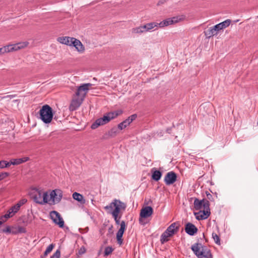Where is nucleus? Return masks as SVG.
I'll return each mask as SVG.
<instances>
[{"instance_id":"1","label":"nucleus","mask_w":258,"mask_h":258,"mask_svg":"<svg viewBox=\"0 0 258 258\" xmlns=\"http://www.w3.org/2000/svg\"><path fill=\"white\" fill-rule=\"evenodd\" d=\"M114 208V209L110 212L112 216L114 219V221L117 225L120 224V217H118V214L120 212V210H125L126 208V204L120 201L119 200L114 199L109 205L104 207V209L108 211H111Z\"/></svg>"},{"instance_id":"2","label":"nucleus","mask_w":258,"mask_h":258,"mask_svg":"<svg viewBox=\"0 0 258 258\" xmlns=\"http://www.w3.org/2000/svg\"><path fill=\"white\" fill-rule=\"evenodd\" d=\"M191 249L198 258H213L210 250L201 243L192 244Z\"/></svg>"},{"instance_id":"3","label":"nucleus","mask_w":258,"mask_h":258,"mask_svg":"<svg viewBox=\"0 0 258 258\" xmlns=\"http://www.w3.org/2000/svg\"><path fill=\"white\" fill-rule=\"evenodd\" d=\"M40 118L45 123H50L53 118V113L52 108L48 105L45 104L39 110Z\"/></svg>"},{"instance_id":"4","label":"nucleus","mask_w":258,"mask_h":258,"mask_svg":"<svg viewBox=\"0 0 258 258\" xmlns=\"http://www.w3.org/2000/svg\"><path fill=\"white\" fill-rule=\"evenodd\" d=\"M179 224L178 222L172 223L160 236V242L162 244L167 242L168 238L173 236L179 229Z\"/></svg>"},{"instance_id":"5","label":"nucleus","mask_w":258,"mask_h":258,"mask_svg":"<svg viewBox=\"0 0 258 258\" xmlns=\"http://www.w3.org/2000/svg\"><path fill=\"white\" fill-rule=\"evenodd\" d=\"M50 217L55 224L58 225L60 228L63 227L64 221L58 212L55 211L50 212Z\"/></svg>"},{"instance_id":"6","label":"nucleus","mask_w":258,"mask_h":258,"mask_svg":"<svg viewBox=\"0 0 258 258\" xmlns=\"http://www.w3.org/2000/svg\"><path fill=\"white\" fill-rule=\"evenodd\" d=\"M90 83L83 84L79 86L76 92V95L82 98H85L89 89V87L91 86Z\"/></svg>"},{"instance_id":"7","label":"nucleus","mask_w":258,"mask_h":258,"mask_svg":"<svg viewBox=\"0 0 258 258\" xmlns=\"http://www.w3.org/2000/svg\"><path fill=\"white\" fill-rule=\"evenodd\" d=\"M153 212V208L150 206H147L143 208L141 210L140 214V223L142 225L144 224V223H143L142 222V219L150 217L152 214Z\"/></svg>"},{"instance_id":"8","label":"nucleus","mask_w":258,"mask_h":258,"mask_svg":"<svg viewBox=\"0 0 258 258\" xmlns=\"http://www.w3.org/2000/svg\"><path fill=\"white\" fill-rule=\"evenodd\" d=\"M50 199L54 202L59 203L62 197V192L60 189H55L52 190L50 194Z\"/></svg>"},{"instance_id":"9","label":"nucleus","mask_w":258,"mask_h":258,"mask_svg":"<svg viewBox=\"0 0 258 258\" xmlns=\"http://www.w3.org/2000/svg\"><path fill=\"white\" fill-rule=\"evenodd\" d=\"M109 119L107 117L106 114L104 115L102 117L97 119L91 125L92 129H96L99 126L104 125L109 122Z\"/></svg>"},{"instance_id":"10","label":"nucleus","mask_w":258,"mask_h":258,"mask_svg":"<svg viewBox=\"0 0 258 258\" xmlns=\"http://www.w3.org/2000/svg\"><path fill=\"white\" fill-rule=\"evenodd\" d=\"M176 174L173 171H170L166 174L164 180L166 185H171L176 180Z\"/></svg>"},{"instance_id":"11","label":"nucleus","mask_w":258,"mask_h":258,"mask_svg":"<svg viewBox=\"0 0 258 258\" xmlns=\"http://www.w3.org/2000/svg\"><path fill=\"white\" fill-rule=\"evenodd\" d=\"M198 230V229L196 226L191 223L188 222L185 225V231L190 236L195 235L197 233Z\"/></svg>"},{"instance_id":"12","label":"nucleus","mask_w":258,"mask_h":258,"mask_svg":"<svg viewBox=\"0 0 258 258\" xmlns=\"http://www.w3.org/2000/svg\"><path fill=\"white\" fill-rule=\"evenodd\" d=\"M210 211L203 210L198 212L195 213L196 218L198 220H205L207 219L210 215Z\"/></svg>"},{"instance_id":"13","label":"nucleus","mask_w":258,"mask_h":258,"mask_svg":"<svg viewBox=\"0 0 258 258\" xmlns=\"http://www.w3.org/2000/svg\"><path fill=\"white\" fill-rule=\"evenodd\" d=\"M43 191L39 189H34L32 193V198L34 201L41 205V201H42Z\"/></svg>"},{"instance_id":"14","label":"nucleus","mask_w":258,"mask_h":258,"mask_svg":"<svg viewBox=\"0 0 258 258\" xmlns=\"http://www.w3.org/2000/svg\"><path fill=\"white\" fill-rule=\"evenodd\" d=\"M84 98L80 97V98L73 99L69 106L71 111H74L77 109L82 103Z\"/></svg>"},{"instance_id":"15","label":"nucleus","mask_w":258,"mask_h":258,"mask_svg":"<svg viewBox=\"0 0 258 258\" xmlns=\"http://www.w3.org/2000/svg\"><path fill=\"white\" fill-rule=\"evenodd\" d=\"M72 41H71L72 45L71 46H74L79 52H83L85 50V48L83 46L82 42L78 39L74 38L72 39Z\"/></svg>"},{"instance_id":"16","label":"nucleus","mask_w":258,"mask_h":258,"mask_svg":"<svg viewBox=\"0 0 258 258\" xmlns=\"http://www.w3.org/2000/svg\"><path fill=\"white\" fill-rule=\"evenodd\" d=\"M231 23V20L230 19H227L225 21L220 23L215 26H214L217 33L221 30H223L226 27H228Z\"/></svg>"},{"instance_id":"17","label":"nucleus","mask_w":258,"mask_h":258,"mask_svg":"<svg viewBox=\"0 0 258 258\" xmlns=\"http://www.w3.org/2000/svg\"><path fill=\"white\" fill-rule=\"evenodd\" d=\"M177 22V18L175 17H173L171 18H168L165 19L160 23H159V26L160 27H164L165 26H167L168 25L173 24V23H175Z\"/></svg>"},{"instance_id":"18","label":"nucleus","mask_w":258,"mask_h":258,"mask_svg":"<svg viewBox=\"0 0 258 258\" xmlns=\"http://www.w3.org/2000/svg\"><path fill=\"white\" fill-rule=\"evenodd\" d=\"M29 160V158L28 157H24L21 158L12 159L10 162H8L9 166L11 165H19L23 163L26 162Z\"/></svg>"},{"instance_id":"19","label":"nucleus","mask_w":258,"mask_h":258,"mask_svg":"<svg viewBox=\"0 0 258 258\" xmlns=\"http://www.w3.org/2000/svg\"><path fill=\"white\" fill-rule=\"evenodd\" d=\"M74 37H59L57 38V41L63 44H65L69 46H71L72 43L71 41H72V39Z\"/></svg>"},{"instance_id":"20","label":"nucleus","mask_w":258,"mask_h":258,"mask_svg":"<svg viewBox=\"0 0 258 258\" xmlns=\"http://www.w3.org/2000/svg\"><path fill=\"white\" fill-rule=\"evenodd\" d=\"M72 196L74 200H76L81 204H84L86 202V200L83 196L78 192H74Z\"/></svg>"},{"instance_id":"21","label":"nucleus","mask_w":258,"mask_h":258,"mask_svg":"<svg viewBox=\"0 0 258 258\" xmlns=\"http://www.w3.org/2000/svg\"><path fill=\"white\" fill-rule=\"evenodd\" d=\"M204 33L206 37L208 38L216 35L218 34L214 26L210 28L208 30L205 31Z\"/></svg>"},{"instance_id":"22","label":"nucleus","mask_w":258,"mask_h":258,"mask_svg":"<svg viewBox=\"0 0 258 258\" xmlns=\"http://www.w3.org/2000/svg\"><path fill=\"white\" fill-rule=\"evenodd\" d=\"M9 46V51H11L13 50H17L18 49H21L23 48L26 44L24 45L23 43H19L15 45H10Z\"/></svg>"},{"instance_id":"23","label":"nucleus","mask_w":258,"mask_h":258,"mask_svg":"<svg viewBox=\"0 0 258 258\" xmlns=\"http://www.w3.org/2000/svg\"><path fill=\"white\" fill-rule=\"evenodd\" d=\"M203 202H204L203 199L202 200H200L197 198L195 199L194 205L196 210H199L203 208Z\"/></svg>"},{"instance_id":"24","label":"nucleus","mask_w":258,"mask_h":258,"mask_svg":"<svg viewBox=\"0 0 258 258\" xmlns=\"http://www.w3.org/2000/svg\"><path fill=\"white\" fill-rule=\"evenodd\" d=\"M121 112V111H115L108 112L106 114L107 117L109 119V121H110L111 119H113L118 116Z\"/></svg>"},{"instance_id":"25","label":"nucleus","mask_w":258,"mask_h":258,"mask_svg":"<svg viewBox=\"0 0 258 258\" xmlns=\"http://www.w3.org/2000/svg\"><path fill=\"white\" fill-rule=\"evenodd\" d=\"M132 32L136 34H141L146 32L145 26L144 25L134 28L132 29Z\"/></svg>"},{"instance_id":"26","label":"nucleus","mask_w":258,"mask_h":258,"mask_svg":"<svg viewBox=\"0 0 258 258\" xmlns=\"http://www.w3.org/2000/svg\"><path fill=\"white\" fill-rule=\"evenodd\" d=\"M158 24L159 23L155 22H152L144 25V26H145L146 32L149 31L155 27H157L159 26Z\"/></svg>"},{"instance_id":"27","label":"nucleus","mask_w":258,"mask_h":258,"mask_svg":"<svg viewBox=\"0 0 258 258\" xmlns=\"http://www.w3.org/2000/svg\"><path fill=\"white\" fill-rule=\"evenodd\" d=\"M162 176V172L159 170H155L152 174V178L153 180L157 181L159 180Z\"/></svg>"},{"instance_id":"28","label":"nucleus","mask_w":258,"mask_h":258,"mask_svg":"<svg viewBox=\"0 0 258 258\" xmlns=\"http://www.w3.org/2000/svg\"><path fill=\"white\" fill-rule=\"evenodd\" d=\"M118 133V127H113L108 131V135L110 137H114Z\"/></svg>"},{"instance_id":"29","label":"nucleus","mask_w":258,"mask_h":258,"mask_svg":"<svg viewBox=\"0 0 258 258\" xmlns=\"http://www.w3.org/2000/svg\"><path fill=\"white\" fill-rule=\"evenodd\" d=\"M19 210L14 205L12 206L10 209H9L7 212L10 214V215H11L12 217L16 213L19 211Z\"/></svg>"},{"instance_id":"30","label":"nucleus","mask_w":258,"mask_h":258,"mask_svg":"<svg viewBox=\"0 0 258 258\" xmlns=\"http://www.w3.org/2000/svg\"><path fill=\"white\" fill-rule=\"evenodd\" d=\"M137 117V115L136 114H134L127 117L124 121L126 122V123L129 125L131 122L135 120Z\"/></svg>"},{"instance_id":"31","label":"nucleus","mask_w":258,"mask_h":258,"mask_svg":"<svg viewBox=\"0 0 258 258\" xmlns=\"http://www.w3.org/2000/svg\"><path fill=\"white\" fill-rule=\"evenodd\" d=\"M48 195L47 192H43L42 194V201H41V205H43L48 203Z\"/></svg>"},{"instance_id":"32","label":"nucleus","mask_w":258,"mask_h":258,"mask_svg":"<svg viewBox=\"0 0 258 258\" xmlns=\"http://www.w3.org/2000/svg\"><path fill=\"white\" fill-rule=\"evenodd\" d=\"M27 202V200L25 198L22 199L20 200L15 205V207H16L19 210L21 206L26 204Z\"/></svg>"},{"instance_id":"33","label":"nucleus","mask_w":258,"mask_h":258,"mask_svg":"<svg viewBox=\"0 0 258 258\" xmlns=\"http://www.w3.org/2000/svg\"><path fill=\"white\" fill-rule=\"evenodd\" d=\"M212 238L214 239L215 242L217 245H220L221 244V242H220V238L219 236L216 233H214V232L212 233Z\"/></svg>"},{"instance_id":"34","label":"nucleus","mask_w":258,"mask_h":258,"mask_svg":"<svg viewBox=\"0 0 258 258\" xmlns=\"http://www.w3.org/2000/svg\"><path fill=\"white\" fill-rule=\"evenodd\" d=\"M204 202H203V207L204 208V210H206L208 211H210V203L208 200H206L203 199Z\"/></svg>"},{"instance_id":"35","label":"nucleus","mask_w":258,"mask_h":258,"mask_svg":"<svg viewBox=\"0 0 258 258\" xmlns=\"http://www.w3.org/2000/svg\"><path fill=\"white\" fill-rule=\"evenodd\" d=\"M113 251V248L111 246H107L105 248L104 256H108Z\"/></svg>"},{"instance_id":"36","label":"nucleus","mask_w":258,"mask_h":258,"mask_svg":"<svg viewBox=\"0 0 258 258\" xmlns=\"http://www.w3.org/2000/svg\"><path fill=\"white\" fill-rule=\"evenodd\" d=\"M54 247V245L53 244H50L45 250L44 253V255L45 256L47 255L49 253H50L52 251Z\"/></svg>"},{"instance_id":"37","label":"nucleus","mask_w":258,"mask_h":258,"mask_svg":"<svg viewBox=\"0 0 258 258\" xmlns=\"http://www.w3.org/2000/svg\"><path fill=\"white\" fill-rule=\"evenodd\" d=\"M128 125L126 123V122L123 120L118 124V128L120 130H122L127 127Z\"/></svg>"},{"instance_id":"38","label":"nucleus","mask_w":258,"mask_h":258,"mask_svg":"<svg viewBox=\"0 0 258 258\" xmlns=\"http://www.w3.org/2000/svg\"><path fill=\"white\" fill-rule=\"evenodd\" d=\"M9 166V164L8 161L2 160L0 161V168H4Z\"/></svg>"},{"instance_id":"39","label":"nucleus","mask_w":258,"mask_h":258,"mask_svg":"<svg viewBox=\"0 0 258 258\" xmlns=\"http://www.w3.org/2000/svg\"><path fill=\"white\" fill-rule=\"evenodd\" d=\"M12 216L10 215L8 212L5 215L0 217L1 220L4 221V222L6 221V220L8 218H11Z\"/></svg>"},{"instance_id":"40","label":"nucleus","mask_w":258,"mask_h":258,"mask_svg":"<svg viewBox=\"0 0 258 258\" xmlns=\"http://www.w3.org/2000/svg\"><path fill=\"white\" fill-rule=\"evenodd\" d=\"M119 224L120 225V227L119 229V230L124 232L126 228V225L125 222L124 221H122Z\"/></svg>"},{"instance_id":"41","label":"nucleus","mask_w":258,"mask_h":258,"mask_svg":"<svg viewBox=\"0 0 258 258\" xmlns=\"http://www.w3.org/2000/svg\"><path fill=\"white\" fill-rule=\"evenodd\" d=\"M9 46H5L4 47H0V54L9 51Z\"/></svg>"},{"instance_id":"42","label":"nucleus","mask_w":258,"mask_h":258,"mask_svg":"<svg viewBox=\"0 0 258 258\" xmlns=\"http://www.w3.org/2000/svg\"><path fill=\"white\" fill-rule=\"evenodd\" d=\"M60 256V252L59 250H57L50 258H59Z\"/></svg>"},{"instance_id":"43","label":"nucleus","mask_w":258,"mask_h":258,"mask_svg":"<svg viewBox=\"0 0 258 258\" xmlns=\"http://www.w3.org/2000/svg\"><path fill=\"white\" fill-rule=\"evenodd\" d=\"M9 173L8 172H1L0 173V181L5 178L8 177L9 175Z\"/></svg>"},{"instance_id":"44","label":"nucleus","mask_w":258,"mask_h":258,"mask_svg":"<svg viewBox=\"0 0 258 258\" xmlns=\"http://www.w3.org/2000/svg\"><path fill=\"white\" fill-rule=\"evenodd\" d=\"M206 196H207V199H208V200H210L211 201H214V198L212 196V195L210 194V193L209 192H208V191H206Z\"/></svg>"},{"instance_id":"45","label":"nucleus","mask_w":258,"mask_h":258,"mask_svg":"<svg viewBox=\"0 0 258 258\" xmlns=\"http://www.w3.org/2000/svg\"><path fill=\"white\" fill-rule=\"evenodd\" d=\"M3 232L11 233L12 232L10 226H7L5 229L3 230Z\"/></svg>"},{"instance_id":"46","label":"nucleus","mask_w":258,"mask_h":258,"mask_svg":"<svg viewBox=\"0 0 258 258\" xmlns=\"http://www.w3.org/2000/svg\"><path fill=\"white\" fill-rule=\"evenodd\" d=\"M86 252V249L84 246H82L80 248L79 250V254L82 255L84 254Z\"/></svg>"},{"instance_id":"47","label":"nucleus","mask_w":258,"mask_h":258,"mask_svg":"<svg viewBox=\"0 0 258 258\" xmlns=\"http://www.w3.org/2000/svg\"><path fill=\"white\" fill-rule=\"evenodd\" d=\"M18 231L20 233H25L26 232L25 229L22 227H19L18 228Z\"/></svg>"},{"instance_id":"48","label":"nucleus","mask_w":258,"mask_h":258,"mask_svg":"<svg viewBox=\"0 0 258 258\" xmlns=\"http://www.w3.org/2000/svg\"><path fill=\"white\" fill-rule=\"evenodd\" d=\"M117 243L119 245H121L123 243V239L122 238L117 239Z\"/></svg>"},{"instance_id":"49","label":"nucleus","mask_w":258,"mask_h":258,"mask_svg":"<svg viewBox=\"0 0 258 258\" xmlns=\"http://www.w3.org/2000/svg\"><path fill=\"white\" fill-rule=\"evenodd\" d=\"M124 232H123V231H121L118 230L116 234H117L118 235L122 236Z\"/></svg>"},{"instance_id":"50","label":"nucleus","mask_w":258,"mask_h":258,"mask_svg":"<svg viewBox=\"0 0 258 258\" xmlns=\"http://www.w3.org/2000/svg\"><path fill=\"white\" fill-rule=\"evenodd\" d=\"M171 127H170V128H167L166 130V132L168 134H171Z\"/></svg>"},{"instance_id":"51","label":"nucleus","mask_w":258,"mask_h":258,"mask_svg":"<svg viewBox=\"0 0 258 258\" xmlns=\"http://www.w3.org/2000/svg\"><path fill=\"white\" fill-rule=\"evenodd\" d=\"M122 236H119V235H118L117 234H116V238L117 239H120V238H122Z\"/></svg>"},{"instance_id":"52","label":"nucleus","mask_w":258,"mask_h":258,"mask_svg":"<svg viewBox=\"0 0 258 258\" xmlns=\"http://www.w3.org/2000/svg\"><path fill=\"white\" fill-rule=\"evenodd\" d=\"M8 97L12 98V97H13V96H12V95H8V96H7L4 97V98H8Z\"/></svg>"},{"instance_id":"53","label":"nucleus","mask_w":258,"mask_h":258,"mask_svg":"<svg viewBox=\"0 0 258 258\" xmlns=\"http://www.w3.org/2000/svg\"><path fill=\"white\" fill-rule=\"evenodd\" d=\"M162 1H163V0H161V1H160V2H159V3H163V2H162Z\"/></svg>"},{"instance_id":"54","label":"nucleus","mask_w":258,"mask_h":258,"mask_svg":"<svg viewBox=\"0 0 258 258\" xmlns=\"http://www.w3.org/2000/svg\"><path fill=\"white\" fill-rule=\"evenodd\" d=\"M111 228H112V227H110V228H109V230H111Z\"/></svg>"},{"instance_id":"55","label":"nucleus","mask_w":258,"mask_h":258,"mask_svg":"<svg viewBox=\"0 0 258 258\" xmlns=\"http://www.w3.org/2000/svg\"><path fill=\"white\" fill-rule=\"evenodd\" d=\"M203 237H205V235H204V234L203 233Z\"/></svg>"}]
</instances>
